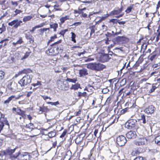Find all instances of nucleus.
I'll return each instance as SVG.
<instances>
[{
	"mask_svg": "<svg viewBox=\"0 0 160 160\" xmlns=\"http://www.w3.org/2000/svg\"><path fill=\"white\" fill-rule=\"evenodd\" d=\"M31 156L28 152H25L21 153L20 152L18 160H30Z\"/></svg>",
	"mask_w": 160,
	"mask_h": 160,
	"instance_id": "nucleus-6",
	"label": "nucleus"
},
{
	"mask_svg": "<svg viewBox=\"0 0 160 160\" xmlns=\"http://www.w3.org/2000/svg\"><path fill=\"white\" fill-rule=\"evenodd\" d=\"M58 87L59 89L64 91H67L69 88L68 85L64 84L62 82L58 84Z\"/></svg>",
	"mask_w": 160,
	"mask_h": 160,
	"instance_id": "nucleus-11",
	"label": "nucleus"
},
{
	"mask_svg": "<svg viewBox=\"0 0 160 160\" xmlns=\"http://www.w3.org/2000/svg\"><path fill=\"white\" fill-rule=\"evenodd\" d=\"M82 12H81L80 10V9L78 8V10H75L74 12L76 13H79V14H81Z\"/></svg>",
	"mask_w": 160,
	"mask_h": 160,
	"instance_id": "nucleus-49",
	"label": "nucleus"
},
{
	"mask_svg": "<svg viewBox=\"0 0 160 160\" xmlns=\"http://www.w3.org/2000/svg\"><path fill=\"white\" fill-rule=\"evenodd\" d=\"M5 136L7 138H12V137L13 135L11 133H8L5 134Z\"/></svg>",
	"mask_w": 160,
	"mask_h": 160,
	"instance_id": "nucleus-42",
	"label": "nucleus"
},
{
	"mask_svg": "<svg viewBox=\"0 0 160 160\" xmlns=\"http://www.w3.org/2000/svg\"><path fill=\"white\" fill-rule=\"evenodd\" d=\"M11 3L12 5L17 6L18 5V3L17 2L11 1Z\"/></svg>",
	"mask_w": 160,
	"mask_h": 160,
	"instance_id": "nucleus-46",
	"label": "nucleus"
},
{
	"mask_svg": "<svg viewBox=\"0 0 160 160\" xmlns=\"http://www.w3.org/2000/svg\"><path fill=\"white\" fill-rule=\"evenodd\" d=\"M147 142V139L144 138H140L135 142L134 143L137 145L140 146L144 145Z\"/></svg>",
	"mask_w": 160,
	"mask_h": 160,
	"instance_id": "nucleus-9",
	"label": "nucleus"
},
{
	"mask_svg": "<svg viewBox=\"0 0 160 160\" xmlns=\"http://www.w3.org/2000/svg\"><path fill=\"white\" fill-rule=\"evenodd\" d=\"M158 66V64H154L152 66V68H157Z\"/></svg>",
	"mask_w": 160,
	"mask_h": 160,
	"instance_id": "nucleus-58",
	"label": "nucleus"
},
{
	"mask_svg": "<svg viewBox=\"0 0 160 160\" xmlns=\"http://www.w3.org/2000/svg\"><path fill=\"white\" fill-rule=\"evenodd\" d=\"M71 34H72V37H71L72 41H73L74 42H76V41L75 39V38L76 37V35L73 32H72Z\"/></svg>",
	"mask_w": 160,
	"mask_h": 160,
	"instance_id": "nucleus-35",
	"label": "nucleus"
},
{
	"mask_svg": "<svg viewBox=\"0 0 160 160\" xmlns=\"http://www.w3.org/2000/svg\"><path fill=\"white\" fill-rule=\"evenodd\" d=\"M50 28H43L42 29H41V30L42 31L44 32V31H46L47 30H49Z\"/></svg>",
	"mask_w": 160,
	"mask_h": 160,
	"instance_id": "nucleus-61",
	"label": "nucleus"
},
{
	"mask_svg": "<svg viewBox=\"0 0 160 160\" xmlns=\"http://www.w3.org/2000/svg\"><path fill=\"white\" fill-rule=\"evenodd\" d=\"M136 136L137 134L135 131H131L126 134V137L128 138L134 139Z\"/></svg>",
	"mask_w": 160,
	"mask_h": 160,
	"instance_id": "nucleus-13",
	"label": "nucleus"
},
{
	"mask_svg": "<svg viewBox=\"0 0 160 160\" xmlns=\"http://www.w3.org/2000/svg\"><path fill=\"white\" fill-rule=\"evenodd\" d=\"M111 100V98H110V97H108L107 99V100H106V102L107 103H109V102Z\"/></svg>",
	"mask_w": 160,
	"mask_h": 160,
	"instance_id": "nucleus-64",
	"label": "nucleus"
},
{
	"mask_svg": "<svg viewBox=\"0 0 160 160\" xmlns=\"http://www.w3.org/2000/svg\"><path fill=\"white\" fill-rule=\"evenodd\" d=\"M16 148L14 149H11L8 148L3 151V153L4 155L6 156H8L9 158L12 160H14L18 157L20 152H18L17 153H14Z\"/></svg>",
	"mask_w": 160,
	"mask_h": 160,
	"instance_id": "nucleus-1",
	"label": "nucleus"
},
{
	"mask_svg": "<svg viewBox=\"0 0 160 160\" xmlns=\"http://www.w3.org/2000/svg\"><path fill=\"white\" fill-rule=\"evenodd\" d=\"M31 80V78L29 75H27L23 77L22 79L18 82V83L21 87L20 89H22L26 86L29 84Z\"/></svg>",
	"mask_w": 160,
	"mask_h": 160,
	"instance_id": "nucleus-2",
	"label": "nucleus"
},
{
	"mask_svg": "<svg viewBox=\"0 0 160 160\" xmlns=\"http://www.w3.org/2000/svg\"><path fill=\"white\" fill-rule=\"evenodd\" d=\"M44 25V23H42L38 25L35 26L34 27L35 28V29H36V28H38L42 27Z\"/></svg>",
	"mask_w": 160,
	"mask_h": 160,
	"instance_id": "nucleus-41",
	"label": "nucleus"
},
{
	"mask_svg": "<svg viewBox=\"0 0 160 160\" xmlns=\"http://www.w3.org/2000/svg\"><path fill=\"white\" fill-rule=\"evenodd\" d=\"M98 130L97 129H95L94 132V135L95 137H97V134L98 132Z\"/></svg>",
	"mask_w": 160,
	"mask_h": 160,
	"instance_id": "nucleus-60",
	"label": "nucleus"
},
{
	"mask_svg": "<svg viewBox=\"0 0 160 160\" xmlns=\"http://www.w3.org/2000/svg\"><path fill=\"white\" fill-rule=\"evenodd\" d=\"M23 41L22 40V38H19L18 40L16 42H13L12 44L14 47H16L17 45L18 44H20L22 42H23Z\"/></svg>",
	"mask_w": 160,
	"mask_h": 160,
	"instance_id": "nucleus-20",
	"label": "nucleus"
},
{
	"mask_svg": "<svg viewBox=\"0 0 160 160\" xmlns=\"http://www.w3.org/2000/svg\"><path fill=\"white\" fill-rule=\"evenodd\" d=\"M79 88H81L80 85L78 83H76V84L72 85L70 88L71 90H78Z\"/></svg>",
	"mask_w": 160,
	"mask_h": 160,
	"instance_id": "nucleus-18",
	"label": "nucleus"
},
{
	"mask_svg": "<svg viewBox=\"0 0 160 160\" xmlns=\"http://www.w3.org/2000/svg\"><path fill=\"white\" fill-rule=\"evenodd\" d=\"M128 108H126L123 109H122L121 112V113L122 114H123L126 112L128 110Z\"/></svg>",
	"mask_w": 160,
	"mask_h": 160,
	"instance_id": "nucleus-45",
	"label": "nucleus"
},
{
	"mask_svg": "<svg viewBox=\"0 0 160 160\" xmlns=\"http://www.w3.org/2000/svg\"><path fill=\"white\" fill-rule=\"evenodd\" d=\"M81 22H75L73 24H72L71 26H78V25L81 24Z\"/></svg>",
	"mask_w": 160,
	"mask_h": 160,
	"instance_id": "nucleus-48",
	"label": "nucleus"
},
{
	"mask_svg": "<svg viewBox=\"0 0 160 160\" xmlns=\"http://www.w3.org/2000/svg\"><path fill=\"white\" fill-rule=\"evenodd\" d=\"M50 28H53L54 32L56 31L57 28L58 27V24L56 23H52L50 25Z\"/></svg>",
	"mask_w": 160,
	"mask_h": 160,
	"instance_id": "nucleus-22",
	"label": "nucleus"
},
{
	"mask_svg": "<svg viewBox=\"0 0 160 160\" xmlns=\"http://www.w3.org/2000/svg\"><path fill=\"white\" fill-rule=\"evenodd\" d=\"M9 40L8 39H5L1 40L0 42V43H4V46L6 45L8 43V41Z\"/></svg>",
	"mask_w": 160,
	"mask_h": 160,
	"instance_id": "nucleus-34",
	"label": "nucleus"
},
{
	"mask_svg": "<svg viewBox=\"0 0 160 160\" xmlns=\"http://www.w3.org/2000/svg\"><path fill=\"white\" fill-rule=\"evenodd\" d=\"M154 84H153L152 88L149 90V93H152L153 92L155 89L157 88V87L153 85Z\"/></svg>",
	"mask_w": 160,
	"mask_h": 160,
	"instance_id": "nucleus-36",
	"label": "nucleus"
},
{
	"mask_svg": "<svg viewBox=\"0 0 160 160\" xmlns=\"http://www.w3.org/2000/svg\"><path fill=\"white\" fill-rule=\"evenodd\" d=\"M148 45L147 43H144L142 46V48L144 50H145L147 48Z\"/></svg>",
	"mask_w": 160,
	"mask_h": 160,
	"instance_id": "nucleus-40",
	"label": "nucleus"
},
{
	"mask_svg": "<svg viewBox=\"0 0 160 160\" xmlns=\"http://www.w3.org/2000/svg\"><path fill=\"white\" fill-rule=\"evenodd\" d=\"M42 112H47L49 111V109L47 107L43 106L42 107Z\"/></svg>",
	"mask_w": 160,
	"mask_h": 160,
	"instance_id": "nucleus-37",
	"label": "nucleus"
},
{
	"mask_svg": "<svg viewBox=\"0 0 160 160\" xmlns=\"http://www.w3.org/2000/svg\"><path fill=\"white\" fill-rule=\"evenodd\" d=\"M109 91V90L107 88H103L102 90V92L103 93H106Z\"/></svg>",
	"mask_w": 160,
	"mask_h": 160,
	"instance_id": "nucleus-39",
	"label": "nucleus"
},
{
	"mask_svg": "<svg viewBox=\"0 0 160 160\" xmlns=\"http://www.w3.org/2000/svg\"><path fill=\"white\" fill-rule=\"evenodd\" d=\"M127 141L126 138L123 135L119 136L117 138V143L120 146L124 145Z\"/></svg>",
	"mask_w": 160,
	"mask_h": 160,
	"instance_id": "nucleus-7",
	"label": "nucleus"
},
{
	"mask_svg": "<svg viewBox=\"0 0 160 160\" xmlns=\"http://www.w3.org/2000/svg\"><path fill=\"white\" fill-rule=\"evenodd\" d=\"M14 98V96H11L9 97L7 100L8 101L10 102V101H11Z\"/></svg>",
	"mask_w": 160,
	"mask_h": 160,
	"instance_id": "nucleus-53",
	"label": "nucleus"
},
{
	"mask_svg": "<svg viewBox=\"0 0 160 160\" xmlns=\"http://www.w3.org/2000/svg\"><path fill=\"white\" fill-rule=\"evenodd\" d=\"M32 18V17L31 16H25L23 18V21L24 22H26L30 21Z\"/></svg>",
	"mask_w": 160,
	"mask_h": 160,
	"instance_id": "nucleus-25",
	"label": "nucleus"
},
{
	"mask_svg": "<svg viewBox=\"0 0 160 160\" xmlns=\"http://www.w3.org/2000/svg\"><path fill=\"white\" fill-rule=\"evenodd\" d=\"M69 19V16H66L64 17H62L60 18V20L62 23H63L65 21Z\"/></svg>",
	"mask_w": 160,
	"mask_h": 160,
	"instance_id": "nucleus-27",
	"label": "nucleus"
},
{
	"mask_svg": "<svg viewBox=\"0 0 160 160\" xmlns=\"http://www.w3.org/2000/svg\"><path fill=\"white\" fill-rule=\"evenodd\" d=\"M137 123V121L135 119H131L128 120L126 123L125 127L128 129H132L135 127Z\"/></svg>",
	"mask_w": 160,
	"mask_h": 160,
	"instance_id": "nucleus-4",
	"label": "nucleus"
},
{
	"mask_svg": "<svg viewBox=\"0 0 160 160\" xmlns=\"http://www.w3.org/2000/svg\"><path fill=\"white\" fill-rule=\"evenodd\" d=\"M41 82L39 81H38L37 83H33L32 84V85L34 87L38 85H41Z\"/></svg>",
	"mask_w": 160,
	"mask_h": 160,
	"instance_id": "nucleus-54",
	"label": "nucleus"
},
{
	"mask_svg": "<svg viewBox=\"0 0 160 160\" xmlns=\"http://www.w3.org/2000/svg\"><path fill=\"white\" fill-rule=\"evenodd\" d=\"M42 97L43 98L44 100H46V99H49L50 100H51V98L49 97H48L47 96H42Z\"/></svg>",
	"mask_w": 160,
	"mask_h": 160,
	"instance_id": "nucleus-55",
	"label": "nucleus"
},
{
	"mask_svg": "<svg viewBox=\"0 0 160 160\" xmlns=\"http://www.w3.org/2000/svg\"><path fill=\"white\" fill-rule=\"evenodd\" d=\"M156 54L153 55H152L150 57V58H149V59L151 61H152L156 57Z\"/></svg>",
	"mask_w": 160,
	"mask_h": 160,
	"instance_id": "nucleus-47",
	"label": "nucleus"
},
{
	"mask_svg": "<svg viewBox=\"0 0 160 160\" xmlns=\"http://www.w3.org/2000/svg\"><path fill=\"white\" fill-rule=\"evenodd\" d=\"M32 93V92L31 91L28 92L27 95V96L28 97H29L31 95Z\"/></svg>",
	"mask_w": 160,
	"mask_h": 160,
	"instance_id": "nucleus-62",
	"label": "nucleus"
},
{
	"mask_svg": "<svg viewBox=\"0 0 160 160\" xmlns=\"http://www.w3.org/2000/svg\"><path fill=\"white\" fill-rule=\"evenodd\" d=\"M58 48L53 47L52 46L50 48H48L46 51V53L48 55L50 56H56L59 53L58 51Z\"/></svg>",
	"mask_w": 160,
	"mask_h": 160,
	"instance_id": "nucleus-5",
	"label": "nucleus"
},
{
	"mask_svg": "<svg viewBox=\"0 0 160 160\" xmlns=\"http://www.w3.org/2000/svg\"><path fill=\"white\" fill-rule=\"evenodd\" d=\"M5 73L2 71H0V81L2 80L4 78Z\"/></svg>",
	"mask_w": 160,
	"mask_h": 160,
	"instance_id": "nucleus-31",
	"label": "nucleus"
},
{
	"mask_svg": "<svg viewBox=\"0 0 160 160\" xmlns=\"http://www.w3.org/2000/svg\"><path fill=\"white\" fill-rule=\"evenodd\" d=\"M95 26H93L90 27L89 28L91 30L90 33L91 35L92 34V33L95 32Z\"/></svg>",
	"mask_w": 160,
	"mask_h": 160,
	"instance_id": "nucleus-33",
	"label": "nucleus"
},
{
	"mask_svg": "<svg viewBox=\"0 0 160 160\" xmlns=\"http://www.w3.org/2000/svg\"><path fill=\"white\" fill-rule=\"evenodd\" d=\"M134 160H143V159L142 157L139 156L136 158Z\"/></svg>",
	"mask_w": 160,
	"mask_h": 160,
	"instance_id": "nucleus-50",
	"label": "nucleus"
},
{
	"mask_svg": "<svg viewBox=\"0 0 160 160\" xmlns=\"http://www.w3.org/2000/svg\"><path fill=\"white\" fill-rule=\"evenodd\" d=\"M155 111V108L153 105H150L146 108L144 112L147 114H151L153 113Z\"/></svg>",
	"mask_w": 160,
	"mask_h": 160,
	"instance_id": "nucleus-12",
	"label": "nucleus"
},
{
	"mask_svg": "<svg viewBox=\"0 0 160 160\" xmlns=\"http://www.w3.org/2000/svg\"><path fill=\"white\" fill-rule=\"evenodd\" d=\"M105 67V66L99 63H92L87 64V67L93 70L100 71Z\"/></svg>",
	"mask_w": 160,
	"mask_h": 160,
	"instance_id": "nucleus-3",
	"label": "nucleus"
},
{
	"mask_svg": "<svg viewBox=\"0 0 160 160\" xmlns=\"http://www.w3.org/2000/svg\"><path fill=\"white\" fill-rule=\"evenodd\" d=\"M22 12V11H21V10L16 9L14 11V12L15 13V14H14V15H16L18 14H19Z\"/></svg>",
	"mask_w": 160,
	"mask_h": 160,
	"instance_id": "nucleus-43",
	"label": "nucleus"
},
{
	"mask_svg": "<svg viewBox=\"0 0 160 160\" xmlns=\"http://www.w3.org/2000/svg\"><path fill=\"white\" fill-rule=\"evenodd\" d=\"M155 142L158 145H160V135L156 137L155 139Z\"/></svg>",
	"mask_w": 160,
	"mask_h": 160,
	"instance_id": "nucleus-28",
	"label": "nucleus"
},
{
	"mask_svg": "<svg viewBox=\"0 0 160 160\" xmlns=\"http://www.w3.org/2000/svg\"><path fill=\"white\" fill-rule=\"evenodd\" d=\"M117 19H112L110 20V22H113V23H116L117 22Z\"/></svg>",
	"mask_w": 160,
	"mask_h": 160,
	"instance_id": "nucleus-51",
	"label": "nucleus"
},
{
	"mask_svg": "<svg viewBox=\"0 0 160 160\" xmlns=\"http://www.w3.org/2000/svg\"><path fill=\"white\" fill-rule=\"evenodd\" d=\"M29 55V52H27L25 55H24V57H23V58H27L28 56Z\"/></svg>",
	"mask_w": 160,
	"mask_h": 160,
	"instance_id": "nucleus-59",
	"label": "nucleus"
},
{
	"mask_svg": "<svg viewBox=\"0 0 160 160\" xmlns=\"http://www.w3.org/2000/svg\"><path fill=\"white\" fill-rule=\"evenodd\" d=\"M6 30V28L5 26L4 25V24H2V27L0 28V34H2V32H5Z\"/></svg>",
	"mask_w": 160,
	"mask_h": 160,
	"instance_id": "nucleus-32",
	"label": "nucleus"
},
{
	"mask_svg": "<svg viewBox=\"0 0 160 160\" xmlns=\"http://www.w3.org/2000/svg\"><path fill=\"white\" fill-rule=\"evenodd\" d=\"M22 22V21L19 20L18 19H17L9 22L8 25L9 26H13V28H17L19 26H20Z\"/></svg>",
	"mask_w": 160,
	"mask_h": 160,
	"instance_id": "nucleus-8",
	"label": "nucleus"
},
{
	"mask_svg": "<svg viewBox=\"0 0 160 160\" xmlns=\"http://www.w3.org/2000/svg\"><path fill=\"white\" fill-rule=\"evenodd\" d=\"M14 98V96H11L9 97L7 100L8 101L10 102V101H11Z\"/></svg>",
	"mask_w": 160,
	"mask_h": 160,
	"instance_id": "nucleus-52",
	"label": "nucleus"
},
{
	"mask_svg": "<svg viewBox=\"0 0 160 160\" xmlns=\"http://www.w3.org/2000/svg\"><path fill=\"white\" fill-rule=\"evenodd\" d=\"M79 74L80 77L86 76L88 74L87 70L85 68H83L79 70Z\"/></svg>",
	"mask_w": 160,
	"mask_h": 160,
	"instance_id": "nucleus-15",
	"label": "nucleus"
},
{
	"mask_svg": "<svg viewBox=\"0 0 160 160\" xmlns=\"http://www.w3.org/2000/svg\"><path fill=\"white\" fill-rule=\"evenodd\" d=\"M17 113L18 114L21 115L22 118H25L26 117V115L25 114V112L22 110L20 109H18L17 110Z\"/></svg>",
	"mask_w": 160,
	"mask_h": 160,
	"instance_id": "nucleus-19",
	"label": "nucleus"
},
{
	"mask_svg": "<svg viewBox=\"0 0 160 160\" xmlns=\"http://www.w3.org/2000/svg\"><path fill=\"white\" fill-rule=\"evenodd\" d=\"M122 38L121 37L118 36L116 38H113L112 41L114 44H116L118 43L119 42L121 41Z\"/></svg>",
	"mask_w": 160,
	"mask_h": 160,
	"instance_id": "nucleus-23",
	"label": "nucleus"
},
{
	"mask_svg": "<svg viewBox=\"0 0 160 160\" xmlns=\"http://www.w3.org/2000/svg\"><path fill=\"white\" fill-rule=\"evenodd\" d=\"M113 54H114L112 52H109L108 54H107L108 55H109V57H112V55Z\"/></svg>",
	"mask_w": 160,
	"mask_h": 160,
	"instance_id": "nucleus-63",
	"label": "nucleus"
},
{
	"mask_svg": "<svg viewBox=\"0 0 160 160\" xmlns=\"http://www.w3.org/2000/svg\"><path fill=\"white\" fill-rule=\"evenodd\" d=\"M9 102H9L7 99L4 102V104H6V106H5L6 108H7L8 106V105H7V104H8Z\"/></svg>",
	"mask_w": 160,
	"mask_h": 160,
	"instance_id": "nucleus-56",
	"label": "nucleus"
},
{
	"mask_svg": "<svg viewBox=\"0 0 160 160\" xmlns=\"http://www.w3.org/2000/svg\"><path fill=\"white\" fill-rule=\"evenodd\" d=\"M17 84L15 82H12L11 84L9 86V88L12 90H15L16 89L18 88Z\"/></svg>",
	"mask_w": 160,
	"mask_h": 160,
	"instance_id": "nucleus-17",
	"label": "nucleus"
},
{
	"mask_svg": "<svg viewBox=\"0 0 160 160\" xmlns=\"http://www.w3.org/2000/svg\"><path fill=\"white\" fill-rule=\"evenodd\" d=\"M56 134V132L55 130H54L48 132V133L47 134H46V135H48L50 138H52L54 137L55 136Z\"/></svg>",
	"mask_w": 160,
	"mask_h": 160,
	"instance_id": "nucleus-21",
	"label": "nucleus"
},
{
	"mask_svg": "<svg viewBox=\"0 0 160 160\" xmlns=\"http://www.w3.org/2000/svg\"><path fill=\"white\" fill-rule=\"evenodd\" d=\"M123 7H121L120 8H117L114 9L113 11H111L109 15L113 16L117 15L120 13L122 11Z\"/></svg>",
	"mask_w": 160,
	"mask_h": 160,
	"instance_id": "nucleus-14",
	"label": "nucleus"
},
{
	"mask_svg": "<svg viewBox=\"0 0 160 160\" xmlns=\"http://www.w3.org/2000/svg\"><path fill=\"white\" fill-rule=\"evenodd\" d=\"M33 126V124L30 123L28 124H26L25 126V127L27 128H31V127Z\"/></svg>",
	"mask_w": 160,
	"mask_h": 160,
	"instance_id": "nucleus-44",
	"label": "nucleus"
},
{
	"mask_svg": "<svg viewBox=\"0 0 160 160\" xmlns=\"http://www.w3.org/2000/svg\"><path fill=\"white\" fill-rule=\"evenodd\" d=\"M78 95L79 98H81L82 97H85L87 95V92H78Z\"/></svg>",
	"mask_w": 160,
	"mask_h": 160,
	"instance_id": "nucleus-24",
	"label": "nucleus"
},
{
	"mask_svg": "<svg viewBox=\"0 0 160 160\" xmlns=\"http://www.w3.org/2000/svg\"><path fill=\"white\" fill-rule=\"evenodd\" d=\"M67 132V131L66 130H65L61 135L60 136V137L61 138H62L64 137L65 135H66V134Z\"/></svg>",
	"mask_w": 160,
	"mask_h": 160,
	"instance_id": "nucleus-38",
	"label": "nucleus"
},
{
	"mask_svg": "<svg viewBox=\"0 0 160 160\" xmlns=\"http://www.w3.org/2000/svg\"><path fill=\"white\" fill-rule=\"evenodd\" d=\"M140 120L141 122H142L144 124L146 122V121L145 119V117L144 115H142L141 116V118L140 119Z\"/></svg>",
	"mask_w": 160,
	"mask_h": 160,
	"instance_id": "nucleus-29",
	"label": "nucleus"
},
{
	"mask_svg": "<svg viewBox=\"0 0 160 160\" xmlns=\"http://www.w3.org/2000/svg\"><path fill=\"white\" fill-rule=\"evenodd\" d=\"M111 58V57H109V55L104 54L101 55L100 59L101 62H104L108 61Z\"/></svg>",
	"mask_w": 160,
	"mask_h": 160,
	"instance_id": "nucleus-10",
	"label": "nucleus"
},
{
	"mask_svg": "<svg viewBox=\"0 0 160 160\" xmlns=\"http://www.w3.org/2000/svg\"><path fill=\"white\" fill-rule=\"evenodd\" d=\"M134 6V4H131L130 6L128 8L125 10V12L127 13L130 12L131 11L132 8Z\"/></svg>",
	"mask_w": 160,
	"mask_h": 160,
	"instance_id": "nucleus-30",
	"label": "nucleus"
},
{
	"mask_svg": "<svg viewBox=\"0 0 160 160\" xmlns=\"http://www.w3.org/2000/svg\"><path fill=\"white\" fill-rule=\"evenodd\" d=\"M82 16L84 18H87V15L85 13H84L83 12H82Z\"/></svg>",
	"mask_w": 160,
	"mask_h": 160,
	"instance_id": "nucleus-57",
	"label": "nucleus"
},
{
	"mask_svg": "<svg viewBox=\"0 0 160 160\" xmlns=\"http://www.w3.org/2000/svg\"><path fill=\"white\" fill-rule=\"evenodd\" d=\"M66 81H68L69 82L76 83V82L77 81V78H74L73 79L67 78L66 79Z\"/></svg>",
	"mask_w": 160,
	"mask_h": 160,
	"instance_id": "nucleus-26",
	"label": "nucleus"
},
{
	"mask_svg": "<svg viewBox=\"0 0 160 160\" xmlns=\"http://www.w3.org/2000/svg\"><path fill=\"white\" fill-rule=\"evenodd\" d=\"M25 37L26 38L29 40L30 43H33L34 42V38L29 33L25 34Z\"/></svg>",
	"mask_w": 160,
	"mask_h": 160,
	"instance_id": "nucleus-16",
	"label": "nucleus"
}]
</instances>
